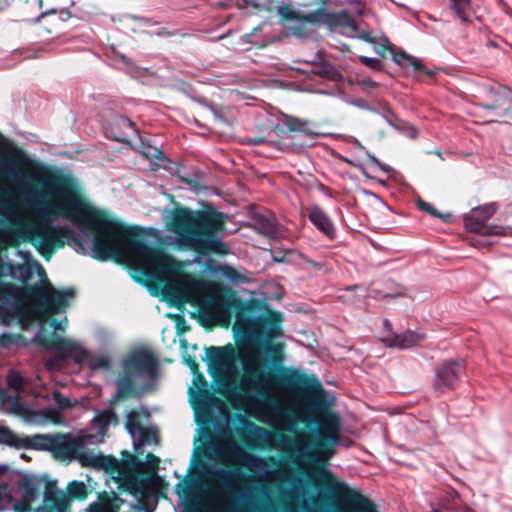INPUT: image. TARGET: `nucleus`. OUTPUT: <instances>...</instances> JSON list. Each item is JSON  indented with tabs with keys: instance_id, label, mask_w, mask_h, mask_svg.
<instances>
[{
	"instance_id": "37",
	"label": "nucleus",
	"mask_w": 512,
	"mask_h": 512,
	"mask_svg": "<svg viewBox=\"0 0 512 512\" xmlns=\"http://www.w3.org/2000/svg\"><path fill=\"white\" fill-rule=\"evenodd\" d=\"M51 326L53 327L54 330L64 331L66 329V327L68 326V319H67V317H63V319H61L59 321L53 320L51 322Z\"/></svg>"
},
{
	"instance_id": "26",
	"label": "nucleus",
	"mask_w": 512,
	"mask_h": 512,
	"mask_svg": "<svg viewBox=\"0 0 512 512\" xmlns=\"http://www.w3.org/2000/svg\"><path fill=\"white\" fill-rule=\"evenodd\" d=\"M8 385L11 388H14L16 390H20L24 386V379L21 376V374L17 371L11 370L7 377Z\"/></svg>"
},
{
	"instance_id": "51",
	"label": "nucleus",
	"mask_w": 512,
	"mask_h": 512,
	"mask_svg": "<svg viewBox=\"0 0 512 512\" xmlns=\"http://www.w3.org/2000/svg\"><path fill=\"white\" fill-rule=\"evenodd\" d=\"M246 506H248V507H252V506H253V503H252V502H247V503H246Z\"/></svg>"
},
{
	"instance_id": "5",
	"label": "nucleus",
	"mask_w": 512,
	"mask_h": 512,
	"mask_svg": "<svg viewBox=\"0 0 512 512\" xmlns=\"http://www.w3.org/2000/svg\"><path fill=\"white\" fill-rule=\"evenodd\" d=\"M166 225L174 236L167 237V243L180 249H192L226 255L230 249L219 237L223 230L220 215L187 208L172 210Z\"/></svg>"
},
{
	"instance_id": "23",
	"label": "nucleus",
	"mask_w": 512,
	"mask_h": 512,
	"mask_svg": "<svg viewBox=\"0 0 512 512\" xmlns=\"http://www.w3.org/2000/svg\"><path fill=\"white\" fill-rule=\"evenodd\" d=\"M0 441L14 447H22L25 445V440L19 439L9 428L5 426H0Z\"/></svg>"
},
{
	"instance_id": "11",
	"label": "nucleus",
	"mask_w": 512,
	"mask_h": 512,
	"mask_svg": "<svg viewBox=\"0 0 512 512\" xmlns=\"http://www.w3.org/2000/svg\"><path fill=\"white\" fill-rule=\"evenodd\" d=\"M495 212L496 206L493 203L473 208L464 217L465 227L482 235L512 236V226L486 225Z\"/></svg>"
},
{
	"instance_id": "52",
	"label": "nucleus",
	"mask_w": 512,
	"mask_h": 512,
	"mask_svg": "<svg viewBox=\"0 0 512 512\" xmlns=\"http://www.w3.org/2000/svg\"><path fill=\"white\" fill-rule=\"evenodd\" d=\"M272 507H273V512H276V508H275L274 504H272Z\"/></svg>"
},
{
	"instance_id": "4",
	"label": "nucleus",
	"mask_w": 512,
	"mask_h": 512,
	"mask_svg": "<svg viewBox=\"0 0 512 512\" xmlns=\"http://www.w3.org/2000/svg\"><path fill=\"white\" fill-rule=\"evenodd\" d=\"M117 424L116 414L111 410H103L97 413L91 422L92 429L97 431L96 435L74 436L70 433L41 435L35 437L34 446L37 449L51 451L61 460H76L82 467L103 470L119 483L128 481L133 473L154 474L160 460L152 453L146 455L144 462L134 457L119 461L114 456L95 453L87 448L88 445L102 442L108 427Z\"/></svg>"
},
{
	"instance_id": "3",
	"label": "nucleus",
	"mask_w": 512,
	"mask_h": 512,
	"mask_svg": "<svg viewBox=\"0 0 512 512\" xmlns=\"http://www.w3.org/2000/svg\"><path fill=\"white\" fill-rule=\"evenodd\" d=\"M205 454L215 462L230 465L235 460L267 483L281 482L280 498L288 512H326L329 504L342 497L344 512H377L374 504L338 479L329 469L319 468L315 474L291 475L272 468L266 459L247 452L235 440L227 443L210 437Z\"/></svg>"
},
{
	"instance_id": "14",
	"label": "nucleus",
	"mask_w": 512,
	"mask_h": 512,
	"mask_svg": "<svg viewBox=\"0 0 512 512\" xmlns=\"http://www.w3.org/2000/svg\"><path fill=\"white\" fill-rule=\"evenodd\" d=\"M464 371L463 360L449 361L442 364L436 371L435 389L443 392L451 387Z\"/></svg>"
},
{
	"instance_id": "50",
	"label": "nucleus",
	"mask_w": 512,
	"mask_h": 512,
	"mask_svg": "<svg viewBox=\"0 0 512 512\" xmlns=\"http://www.w3.org/2000/svg\"><path fill=\"white\" fill-rule=\"evenodd\" d=\"M121 58L125 63H128V59L125 56H121Z\"/></svg>"
},
{
	"instance_id": "2",
	"label": "nucleus",
	"mask_w": 512,
	"mask_h": 512,
	"mask_svg": "<svg viewBox=\"0 0 512 512\" xmlns=\"http://www.w3.org/2000/svg\"><path fill=\"white\" fill-rule=\"evenodd\" d=\"M10 159L0 162L1 172L14 179L38 222H24L23 214L5 201L0 184V210L13 227L2 231L11 245L31 243L49 260L66 242L106 260L113 254L125 258L141 239L117 221L98 215L87 203L77 179L62 170H49L30 163L23 150L14 147Z\"/></svg>"
},
{
	"instance_id": "29",
	"label": "nucleus",
	"mask_w": 512,
	"mask_h": 512,
	"mask_svg": "<svg viewBox=\"0 0 512 512\" xmlns=\"http://www.w3.org/2000/svg\"><path fill=\"white\" fill-rule=\"evenodd\" d=\"M401 67L404 69H408L409 67H412L414 71L426 72L421 61L418 58L413 57L411 55H408V59L405 62H403Z\"/></svg>"
},
{
	"instance_id": "13",
	"label": "nucleus",
	"mask_w": 512,
	"mask_h": 512,
	"mask_svg": "<svg viewBox=\"0 0 512 512\" xmlns=\"http://www.w3.org/2000/svg\"><path fill=\"white\" fill-rule=\"evenodd\" d=\"M139 414L135 410H131L126 415V429L130 434L135 449L139 446L157 444V433L153 428L143 427L139 423Z\"/></svg>"
},
{
	"instance_id": "1",
	"label": "nucleus",
	"mask_w": 512,
	"mask_h": 512,
	"mask_svg": "<svg viewBox=\"0 0 512 512\" xmlns=\"http://www.w3.org/2000/svg\"><path fill=\"white\" fill-rule=\"evenodd\" d=\"M124 260L147 278L165 282L163 295L171 304L190 303L198 306L202 321L208 325L228 327L235 312L233 331L243 340L206 350L208 368L219 393L233 405L257 402L271 416V425L294 433V438L282 434L278 447L297 453L294 463L305 467L304 459L315 463L329 460L339 443L341 421L332 412L321 414L312 435L298 432L302 412L289 413L280 402V392L274 376L284 370L285 344L272 342L282 336L283 316L269 311L259 317L251 315L249 307L232 295H225L211 283L197 280L182 271L172 257L149 247L143 240L132 245Z\"/></svg>"
},
{
	"instance_id": "30",
	"label": "nucleus",
	"mask_w": 512,
	"mask_h": 512,
	"mask_svg": "<svg viewBox=\"0 0 512 512\" xmlns=\"http://www.w3.org/2000/svg\"><path fill=\"white\" fill-rule=\"evenodd\" d=\"M11 498L12 496L8 483L5 480L0 479V505L9 503Z\"/></svg>"
},
{
	"instance_id": "6",
	"label": "nucleus",
	"mask_w": 512,
	"mask_h": 512,
	"mask_svg": "<svg viewBox=\"0 0 512 512\" xmlns=\"http://www.w3.org/2000/svg\"><path fill=\"white\" fill-rule=\"evenodd\" d=\"M122 369V375L116 381L118 398L148 389L156 378L158 361L149 351L138 349L123 360Z\"/></svg>"
},
{
	"instance_id": "47",
	"label": "nucleus",
	"mask_w": 512,
	"mask_h": 512,
	"mask_svg": "<svg viewBox=\"0 0 512 512\" xmlns=\"http://www.w3.org/2000/svg\"><path fill=\"white\" fill-rule=\"evenodd\" d=\"M260 488L256 487V486H251L248 490L249 491H254V490H259Z\"/></svg>"
},
{
	"instance_id": "15",
	"label": "nucleus",
	"mask_w": 512,
	"mask_h": 512,
	"mask_svg": "<svg viewBox=\"0 0 512 512\" xmlns=\"http://www.w3.org/2000/svg\"><path fill=\"white\" fill-rule=\"evenodd\" d=\"M106 133L118 142H129L130 138L137 134V130L130 119L116 116Z\"/></svg>"
},
{
	"instance_id": "21",
	"label": "nucleus",
	"mask_w": 512,
	"mask_h": 512,
	"mask_svg": "<svg viewBox=\"0 0 512 512\" xmlns=\"http://www.w3.org/2000/svg\"><path fill=\"white\" fill-rule=\"evenodd\" d=\"M283 124L289 131L302 132L307 135H316V132L314 131V125L309 121L301 120L295 117L285 116Z\"/></svg>"
},
{
	"instance_id": "35",
	"label": "nucleus",
	"mask_w": 512,
	"mask_h": 512,
	"mask_svg": "<svg viewBox=\"0 0 512 512\" xmlns=\"http://www.w3.org/2000/svg\"><path fill=\"white\" fill-rule=\"evenodd\" d=\"M360 61L371 68H377L380 65V61L377 58H370L366 56H360Z\"/></svg>"
},
{
	"instance_id": "33",
	"label": "nucleus",
	"mask_w": 512,
	"mask_h": 512,
	"mask_svg": "<svg viewBox=\"0 0 512 512\" xmlns=\"http://www.w3.org/2000/svg\"><path fill=\"white\" fill-rule=\"evenodd\" d=\"M54 400L61 408L70 406V399L59 392L54 393Z\"/></svg>"
},
{
	"instance_id": "39",
	"label": "nucleus",
	"mask_w": 512,
	"mask_h": 512,
	"mask_svg": "<svg viewBox=\"0 0 512 512\" xmlns=\"http://www.w3.org/2000/svg\"><path fill=\"white\" fill-rule=\"evenodd\" d=\"M197 512H217L216 505H205L204 507L198 508Z\"/></svg>"
},
{
	"instance_id": "28",
	"label": "nucleus",
	"mask_w": 512,
	"mask_h": 512,
	"mask_svg": "<svg viewBox=\"0 0 512 512\" xmlns=\"http://www.w3.org/2000/svg\"><path fill=\"white\" fill-rule=\"evenodd\" d=\"M220 270L223 276L233 282L244 281L245 279L233 267L223 266Z\"/></svg>"
},
{
	"instance_id": "34",
	"label": "nucleus",
	"mask_w": 512,
	"mask_h": 512,
	"mask_svg": "<svg viewBox=\"0 0 512 512\" xmlns=\"http://www.w3.org/2000/svg\"><path fill=\"white\" fill-rule=\"evenodd\" d=\"M367 156L375 167L379 168L384 172L390 171L391 168L387 165L382 164L373 154L368 153Z\"/></svg>"
},
{
	"instance_id": "41",
	"label": "nucleus",
	"mask_w": 512,
	"mask_h": 512,
	"mask_svg": "<svg viewBox=\"0 0 512 512\" xmlns=\"http://www.w3.org/2000/svg\"><path fill=\"white\" fill-rule=\"evenodd\" d=\"M151 150V152H144L146 157L159 158L160 155L162 154V152L157 148H152Z\"/></svg>"
},
{
	"instance_id": "25",
	"label": "nucleus",
	"mask_w": 512,
	"mask_h": 512,
	"mask_svg": "<svg viewBox=\"0 0 512 512\" xmlns=\"http://www.w3.org/2000/svg\"><path fill=\"white\" fill-rule=\"evenodd\" d=\"M86 512H115L112 505L107 499H98L95 502L89 504L86 508Z\"/></svg>"
},
{
	"instance_id": "36",
	"label": "nucleus",
	"mask_w": 512,
	"mask_h": 512,
	"mask_svg": "<svg viewBox=\"0 0 512 512\" xmlns=\"http://www.w3.org/2000/svg\"><path fill=\"white\" fill-rule=\"evenodd\" d=\"M15 341V337L10 334H0V345L4 348L9 347Z\"/></svg>"
},
{
	"instance_id": "48",
	"label": "nucleus",
	"mask_w": 512,
	"mask_h": 512,
	"mask_svg": "<svg viewBox=\"0 0 512 512\" xmlns=\"http://www.w3.org/2000/svg\"><path fill=\"white\" fill-rule=\"evenodd\" d=\"M479 245L480 246H488V245H490V243L485 241V242L479 243Z\"/></svg>"
},
{
	"instance_id": "20",
	"label": "nucleus",
	"mask_w": 512,
	"mask_h": 512,
	"mask_svg": "<svg viewBox=\"0 0 512 512\" xmlns=\"http://www.w3.org/2000/svg\"><path fill=\"white\" fill-rule=\"evenodd\" d=\"M450 7L463 23L469 22L474 15L470 0H450Z\"/></svg>"
},
{
	"instance_id": "49",
	"label": "nucleus",
	"mask_w": 512,
	"mask_h": 512,
	"mask_svg": "<svg viewBox=\"0 0 512 512\" xmlns=\"http://www.w3.org/2000/svg\"><path fill=\"white\" fill-rule=\"evenodd\" d=\"M230 506L226 505L223 512H229Z\"/></svg>"
},
{
	"instance_id": "18",
	"label": "nucleus",
	"mask_w": 512,
	"mask_h": 512,
	"mask_svg": "<svg viewBox=\"0 0 512 512\" xmlns=\"http://www.w3.org/2000/svg\"><path fill=\"white\" fill-rule=\"evenodd\" d=\"M425 338V334L421 332L407 330L401 335H395L391 338L384 339V342L389 347L409 349L424 341Z\"/></svg>"
},
{
	"instance_id": "10",
	"label": "nucleus",
	"mask_w": 512,
	"mask_h": 512,
	"mask_svg": "<svg viewBox=\"0 0 512 512\" xmlns=\"http://www.w3.org/2000/svg\"><path fill=\"white\" fill-rule=\"evenodd\" d=\"M193 374V382L188 389L189 401L194 409L196 419L208 421L211 416V408L221 409L223 403L208 392L207 382L203 375L197 372Z\"/></svg>"
},
{
	"instance_id": "31",
	"label": "nucleus",
	"mask_w": 512,
	"mask_h": 512,
	"mask_svg": "<svg viewBox=\"0 0 512 512\" xmlns=\"http://www.w3.org/2000/svg\"><path fill=\"white\" fill-rule=\"evenodd\" d=\"M259 229L262 234L269 237H275L277 235V228L270 221H262Z\"/></svg>"
},
{
	"instance_id": "24",
	"label": "nucleus",
	"mask_w": 512,
	"mask_h": 512,
	"mask_svg": "<svg viewBox=\"0 0 512 512\" xmlns=\"http://www.w3.org/2000/svg\"><path fill=\"white\" fill-rule=\"evenodd\" d=\"M319 74L332 81H342L343 79L342 74L339 72L336 66L330 63H325L322 66V69L319 72Z\"/></svg>"
},
{
	"instance_id": "43",
	"label": "nucleus",
	"mask_w": 512,
	"mask_h": 512,
	"mask_svg": "<svg viewBox=\"0 0 512 512\" xmlns=\"http://www.w3.org/2000/svg\"><path fill=\"white\" fill-rule=\"evenodd\" d=\"M500 106H502V103H495L493 105H485L484 107L490 109V108H498Z\"/></svg>"
},
{
	"instance_id": "45",
	"label": "nucleus",
	"mask_w": 512,
	"mask_h": 512,
	"mask_svg": "<svg viewBox=\"0 0 512 512\" xmlns=\"http://www.w3.org/2000/svg\"><path fill=\"white\" fill-rule=\"evenodd\" d=\"M241 496H242V498H243V500H244V501H245L246 499H248V498H251V497L249 496V494H248V493H241Z\"/></svg>"
},
{
	"instance_id": "40",
	"label": "nucleus",
	"mask_w": 512,
	"mask_h": 512,
	"mask_svg": "<svg viewBox=\"0 0 512 512\" xmlns=\"http://www.w3.org/2000/svg\"><path fill=\"white\" fill-rule=\"evenodd\" d=\"M264 142H265L264 138H261V137L248 138L246 140V143L249 144V145H259V144H262Z\"/></svg>"
},
{
	"instance_id": "12",
	"label": "nucleus",
	"mask_w": 512,
	"mask_h": 512,
	"mask_svg": "<svg viewBox=\"0 0 512 512\" xmlns=\"http://www.w3.org/2000/svg\"><path fill=\"white\" fill-rule=\"evenodd\" d=\"M87 487L83 481L73 480L67 484L66 490L59 489L53 481V492H48L47 501H52L55 512H69L73 500H84Z\"/></svg>"
},
{
	"instance_id": "8",
	"label": "nucleus",
	"mask_w": 512,
	"mask_h": 512,
	"mask_svg": "<svg viewBox=\"0 0 512 512\" xmlns=\"http://www.w3.org/2000/svg\"><path fill=\"white\" fill-rule=\"evenodd\" d=\"M45 344L55 350L60 357L72 359L77 364H85L91 370L105 369L110 367V358L106 354L93 355L81 342L65 337H56Z\"/></svg>"
},
{
	"instance_id": "9",
	"label": "nucleus",
	"mask_w": 512,
	"mask_h": 512,
	"mask_svg": "<svg viewBox=\"0 0 512 512\" xmlns=\"http://www.w3.org/2000/svg\"><path fill=\"white\" fill-rule=\"evenodd\" d=\"M21 499L14 503L15 512H32V504L39 500L43 493L44 507L53 509L52 501H47L48 492H53V481H48L40 477L23 478L18 485Z\"/></svg>"
},
{
	"instance_id": "16",
	"label": "nucleus",
	"mask_w": 512,
	"mask_h": 512,
	"mask_svg": "<svg viewBox=\"0 0 512 512\" xmlns=\"http://www.w3.org/2000/svg\"><path fill=\"white\" fill-rule=\"evenodd\" d=\"M432 512H471L454 491L444 493L437 503L431 505Z\"/></svg>"
},
{
	"instance_id": "17",
	"label": "nucleus",
	"mask_w": 512,
	"mask_h": 512,
	"mask_svg": "<svg viewBox=\"0 0 512 512\" xmlns=\"http://www.w3.org/2000/svg\"><path fill=\"white\" fill-rule=\"evenodd\" d=\"M309 220L318 230L325 234L329 239H334L336 229L328 215L318 206H312L308 213Z\"/></svg>"
},
{
	"instance_id": "32",
	"label": "nucleus",
	"mask_w": 512,
	"mask_h": 512,
	"mask_svg": "<svg viewBox=\"0 0 512 512\" xmlns=\"http://www.w3.org/2000/svg\"><path fill=\"white\" fill-rule=\"evenodd\" d=\"M418 206L421 210L428 212L429 214L442 218L443 216L437 212V210L429 203L420 200Z\"/></svg>"
},
{
	"instance_id": "27",
	"label": "nucleus",
	"mask_w": 512,
	"mask_h": 512,
	"mask_svg": "<svg viewBox=\"0 0 512 512\" xmlns=\"http://www.w3.org/2000/svg\"><path fill=\"white\" fill-rule=\"evenodd\" d=\"M2 313H7L11 317L18 318L22 321H27V322L35 321V320L31 319L30 314L28 313L27 309H24L20 315H14L11 311H9L7 309H0V314H2ZM7 322H8V319L5 316H0V323L6 324Z\"/></svg>"
},
{
	"instance_id": "42",
	"label": "nucleus",
	"mask_w": 512,
	"mask_h": 512,
	"mask_svg": "<svg viewBox=\"0 0 512 512\" xmlns=\"http://www.w3.org/2000/svg\"><path fill=\"white\" fill-rule=\"evenodd\" d=\"M186 364L190 367L193 373L197 372V364L195 363L194 360L187 359Z\"/></svg>"
},
{
	"instance_id": "44",
	"label": "nucleus",
	"mask_w": 512,
	"mask_h": 512,
	"mask_svg": "<svg viewBox=\"0 0 512 512\" xmlns=\"http://www.w3.org/2000/svg\"><path fill=\"white\" fill-rule=\"evenodd\" d=\"M506 113L509 116V119L512 121V104L509 108H507Z\"/></svg>"
},
{
	"instance_id": "7",
	"label": "nucleus",
	"mask_w": 512,
	"mask_h": 512,
	"mask_svg": "<svg viewBox=\"0 0 512 512\" xmlns=\"http://www.w3.org/2000/svg\"><path fill=\"white\" fill-rule=\"evenodd\" d=\"M285 18L299 22L300 24H311L317 26H327L332 32L339 33L346 37L359 38L366 42H373L370 34L362 30L347 12L327 13L323 9H317L307 13L295 11L292 9L280 10Z\"/></svg>"
},
{
	"instance_id": "46",
	"label": "nucleus",
	"mask_w": 512,
	"mask_h": 512,
	"mask_svg": "<svg viewBox=\"0 0 512 512\" xmlns=\"http://www.w3.org/2000/svg\"><path fill=\"white\" fill-rule=\"evenodd\" d=\"M383 323H384V326H385L387 329H390V326H391V325H390V323H389V321H388V320H384V322H383Z\"/></svg>"
},
{
	"instance_id": "22",
	"label": "nucleus",
	"mask_w": 512,
	"mask_h": 512,
	"mask_svg": "<svg viewBox=\"0 0 512 512\" xmlns=\"http://www.w3.org/2000/svg\"><path fill=\"white\" fill-rule=\"evenodd\" d=\"M288 381L294 385H304L309 384L311 387L320 388L321 385L316 377L312 376L310 378H306L303 374L299 373L297 370H289V374L287 377Z\"/></svg>"
},
{
	"instance_id": "38",
	"label": "nucleus",
	"mask_w": 512,
	"mask_h": 512,
	"mask_svg": "<svg viewBox=\"0 0 512 512\" xmlns=\"http://www.w3.org/2000/svg\"><path fill=\"white\" fill-rule=\"evenodd\" d=\"M408 55L406 52L404 51H399V52H395L393 54V60L399 65L401 66L403 64V62H405L407 59H408Z\"/></svg>"
},
{
	"instance_id": "19",
	"label": "nucleus",
	"mask_w": 512,
	"mask_h": 512,
	"mask_svg": "<svg viewBox=\"0 0 512 512\" xmlns=\"http://www.w3.org/2000/svg\"><path fill=\"white\" fill-rule=\"evenodd\" d=\"M208 474L222 483L227 492H232L239 487V472L222 467H210Z\"/></svg>"
}]
</instances>
